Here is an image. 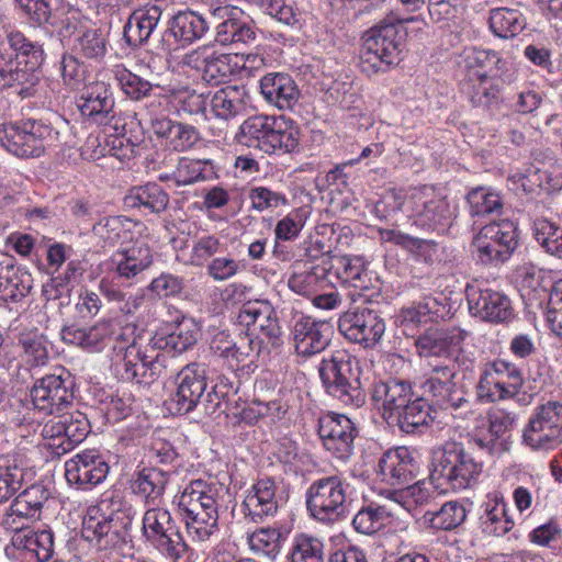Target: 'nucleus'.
I'll return each mask as SVG.
<instances>
[{"label":"nucleus","instance_id":"obj_37","mask_svg":"<svg viewBox=\"0 0 562 562\" xmlns=\"http://www.w3.org/2000/svg\"><path fill=\"white\" fill-rule=\"evenodd\" d=\"M211 22L204 14L191 10L179 11L169 18L166 34L182 45L191 44L204 36Z\"/></svg>","mask_w":562,"mask_h":562},{"label":"nucleus","instance_id":"obj_62","mask_svg":"<svg viewBox=\"0 0 562 562\" xmlns=\"http://www.w3.org/2000/svg\"><path fill=\"white\" fill-rule=\"evenodd\" d=\"M114 78L119 82L124 93L133 100H142L149 95L153 90V85L140 78L139 76L131 72L121 65L113 68Z\"/></svg>","mask_w":562,"mask_h":562},{"label":"nucleus","instance_id":"obj_38","mask_svg":"<svg viewBox=\"0 0 562 562\" xmlns=\"http://www.w3.org/2000/svg\"><path fill=\"white\" fill-rule=\"evenodd\" d=\"M432 422L431 406L423 397L415 396L387 422L407 435L423 434Z\"/></svg>","mask_w":562,"mask_h":562},{"label":"nucleus","instance_id":"obj_60","mask_svg":"<svg viewBox=\"0 0 562 562\" xmlns=\"http://www.w3.org/2000/svg\"><path fill=\"white\" fill-rule=\"evenodd\" d=\"M390 517L391 514L384 506L369 505L355 515L352 526L360 533L373 535L384 527Z\"/></svg>","mask_w":562,"mask_h":562},{"label":"nucleus","instance_id":"obj_3","mask_svg":"<svg viewBox=\"0 0 562 562\" xmlns=\"http://www.w3.org/2000/svg\"><path fill=\"white\" fill-rule=\"evenodd\" d=\"M64 45L86 59L101 61L108 54L109 40L101 27L87 19L79 9L68 4L48 25Z\"/></svg>","mask_w":562,"mask_h":562},{"label":"nucleus","instance_id":"obj_12","mask_svg":"<svg viewBox=\"0 0 562 562\" xmlns=\"http://www.w3.org/2000/svg\"><path fill=\"white\" fill-rule=\"evenodd\" d=\"M522 442L535 451H550L562 443V404L549 401L535 408L522 430Z\"/></svg>","mask_w":562,"mask_h":562},{"label":"nucleus","instance_id":"obj_21","mask_svg":"<svg viewBox=\"0 0 562 562\" xmlns=\"http://www.w3.org/2000/svg\"><path fill=\"white\" fill-rule=\"evenodd\" d=\"M317 430L328 452L340 460L349 459L353 450L356 428L346 415L328 413L321 416Z\"/></svg>","mask_w":562,"mask_h":562},{"label":"nucleus","instance_id":"obj_22","mask_svg":"<svg viewBox=\"0 0 562 562\" xmlns=\"http://www.w3.org/2000/svg\"><path fill=\"white\" fill-rule=\"evenodd\" d=\"M417 457L407 447H397L385 451L378 462L376 474L381 482L404 487L419 473Z\"/></svg>","mask_w":562,"mask_h":562},{"label":"nucleus","instance_id":"obj_29","mask_svg":"<svg viewBox=\"0 0 562 562\" xmlns=\"http://www.w3.org/2000/svg\"><path fill=\"white\" fill-rule=\"evenodd\" d=\"M276 490L273 479L257 480L240 505V512L245 519L258 524L265 518L273 516L279 507Z\"/></svg>","mask_w":562,"mask_h":562},{"label":"nucleus","instance_id":"obj_2","mask_svg":"<svg viewBox=\"0 0 562 562\" xmlns=\"http://www.w3.org/2000/svg\"><path fill=\"white\" fill-rule=\"evenodd\" d=\"M216 484L193 480L178 499V508L188 533L198 541H207L218 530V496Z\"/></svg>","mask_w":562,"mask_h":562},{"label":"nucleus","instance_id":"obj_28","mask_svg":"<svg viewBox=\"0 0 562 562\" xmlns=\"http://www.w3.org/2000/svg\"><path fill=\"white\" fill-rule=\"evenodd\" d=\"M415 397L413 386L408 381L390 378L373 384L371 398L382 411V417L389 422L402 407Z\"/></svg>","mask_w":562,"mask_h":562},{"label":"nucleus","instance_id":"obj_24","mask_svg":"<svg viewBox=\"0 0 562 562\" xmlns=\"http://www.w3.org/2000/svg\"><path fill=\"white\" fill-rule=\"evenodd\" d=\"M159 353L153 347L143 346L133 340L125 348L122 357V378L138 384H150L161 373V364L158 361Z\"/></svg>","mask_w":562,"mask_h":562},{"label":"nucleus","instance_id":"obj_19","mask_svg":"<svg viewBox=\"0 0 562 562\" xmlns=\"http://www.w3.org/2000/svg\"><path fill=\"white\" fill-rule=\"evenodd\" d=\"M236 56L218 54L203 46L187 53L182 57V65L195 70L201 79L209 85L225 82L238 70Z\"/></svg>","mask_w":562,"mask_h":562},{"label":"nucleus","instance_id":"obj_5","mask_svg":"<svg viewBox=\"0 0 562 562\" xmlns=\"http://www.w3.org/2000/svg\"><path fill=\"white\" fill-rule=\"evenodd\" d=\"M318 373L326 393L345 406L361 407L366 393L361 383L359 361L346 350H336L324 357Z\"/></svg>","mask_w":562,"mask_h":562},{"label":"nucleus","instance_id":"obj_52","mask_svg":"<svg viewBox=\"0 0 562 562\" xmlns=\"http://www.w3.org/2000/svg\"><path fill=\"white\" fill-rule=\"evenodd\" d=\"M26 469L18 459H0V504L8 502L23 486Z\"/></svg>","mask_w":562,"mask_h":562},{"label":"nucleus","instance_id":"obj_18","mask_svg":"<svg viewBox=\"0 0 562 562\" xmlns=\"http://www.w3.org/2000/svg\"><path fill=\"white\" fill-rule=\"evenodd\" d=\"M338 329L348 340L372 347L384 335L385 322L378 311L357 307L339 317Z\"/></svg>","mask_w":562,"mask_h":562},{"label":"nucleus","instance_id":"obj_47","mask_svg":"<svg viewBox=\"0 0 562 562\" xmlns=\"http://www.w3.org/2000/svg\"><path fill=\"white\" fill-rule=\"evenodd\" d=\"M7 41L15 52L16 64L24 65L25 71H35L42 66L45 55L41 44L30 41L20 31L8 33Z\"/></svg>","mask_w":562,"mask_h":562},{"label":"nucleus","instance_id":"obj_6","mask_svg":"<svg viewBox=\"0 0 562 562\" xmlns=\"http://www.w3.org/2000/svg\"><path fill=\"white\" fill-rule=\"evenodd\" d=\"M350 485L337 474L314 480L306 490L305 503L311 517L331 525L348 514Z\"/></svg>","mask_w":562,"mask_h":562},{"label":"nucleus","instance_id":"obj_23","mask_svg":"<svg viewBox=\"0 0 562 562\" xmlns=\"http://www.w3.org/2000/svg\"><path fill=\"white\" fill-rule=\"evenodd\" d=\"M465 294L470 313L482 321L499 324L514 316L510 300L499 291L468 285Z\"/></svg>","mask_w":562,"mask_h":562},{"label":"nucleus","instance_id":"obj_32","mask_svg":"<svg viewBox=\"0 0 562 562\" xmlns=\"http://www.w3.org/2000/svg\"><path fill=\"white\" fill-rule=\"evenodd\" d=\"M114 100L109 87L103 81L85 86L78 100L80 113L99 125H106L114 117Z\"/></svg>","mask_w":562,"mask_h":562},{"label":"nucleus","instance_id":"obj_53","mask_svg":"<svg viewBox=\"0 0 562 562\" xmlns=\"http://www.w3.org/2000/svg\"><path fill=\"white\" fill-rule=\"evenodd\" d=\"M476 396L481 402L494 403L510 398L508 390L502 384L493 362L485 363L475 385Z\"/></svg>","mask_w":562,"mask_h":562},{"label":"nucleus","instance_id":"obj_50","mask_svg":"<svg viewBox=\"0 0 562 562\" xmlns=\"http://www.w3.org/2000/svg\"><path fill=\"white\" fill-rule=\"evenodd\" d=\"M467 517L465 508L456 501L447 502L438 510H427L424 522L437 530H452L460 526Z\"/></svg>","mask_w":562,"mask_h":562},{"label":"nucleus","instance_id":"obj_14","mask_svg":"<svg viewBox=\"0 0 562 562\" xmlns=\"http://www.w3.org/2000/svg\"><path fill=\"white\" fill-rule=\"evenodd\" d=\"M458 360V357H450L442 362L430 363V371L422 385L432 401L442 408L458 409L469 403L463 387L454 382Z\"/></svg>","mask_w":562,"mask_h":562},{"label":"nucleus","instance_id":"obj_10","mask_svg":"<svg viewBox=\"0 0 562 562\" xmlns=\"http://www.w3.org/2000/svg\"><path fill=\"white\" fill-rule=\"evenodd\" d=\"M59 137V131L42 121L5 123L0 127V144L18 157H38Z\"/></svg>","mask_w":562,"mask_h":562},{"label":"nucleus","instance_id":"obj_61","mask_svg":"<svg viewBox=\"0 0 562 562\" xmlns=\"http://www.w3.org/2000/svg\"><path fill=\"white\" fill-rule=\"evenodd\" d=\"M268 346L263 342V337H255L248 331L240 335L234 341L233 351L231 353V360L228 363L229 369L234 370L239 367L240 363L247 361L251 362L252 358L258 356L263 348Z\"/></svg>","mask_w":562,"mask_h":562},{"label":"nucleus","instance_id":"obj_54","mask_svg":"<svg viewBox=\"0 0 562 562\" xmlns=\"http://www.w3.org/2000/svg\"><path fill=\"white\" fill-rule=\"evenodd\" d=\"M249 548L259 555L274 560L280 553L285 535L278 528H260L247 538Z\"/></svg>","mask_w":562,"mask_h":562},{"label":"nucleus","instance_id":"obj_43","mask_svg":"<svg viewBox=\"0 0 562 562\" xmlns=\"http://www.w3.org/2000/svg\"><path fill=\"white\" fill-rule=\"evenodd\" d=\"M32 289V278L10 262H0V297L20 302Z\"/></svg>","mask_w":562,"mask_h":562},{"label":"nucleus","instance_id":"obj_41","mask_svg":"<svg viewBox=\"0 0 562 562\" xmlns=\"http://www.w3.org/2000/svg\"><path fill=\"white\" fill-rule=\"evenodd\" d=\"M327 278L326 265H311L304 261H295L288 279L291 291L303 296L314 295L319 284Z\"/></svg>","mask_w":562,"mask_h":562},{"label":"nucleus","instance_id":"obj_48","mask_svg":"<svg viewBox=\"0 0 562 562\" xmlns=\"http://www.w3.org/2000/svg\"><path fill=\"white\" fill-rule=\"evenodd\" d=\"M490 27L502 38H512L526 27V19L519 9L495 8L490 11Z\"/></svg>","mask_w":562,"mask_h":562},{"label":"nucleus","instance_id":"obj_25","mask_svg":"<svg viewBox=\"0 0 562 562\" xmlns=\"http://www.w3.org/2000/svg\"><path fill=\"white\" fill-rule=\"evenodd\" d=\"M110 467L108 462L93 450H85L65 462V477L70 485L80 490H90L102 483Z\"/></svg>","mask_w":562,"mask_h":562},{"label":"nucleus","instance_id":"obj_20","mask_svg":"<svg viewBox=\"0 0 562 562\" xmlns=\"http://www.w3.org/2000/svg\"><path fill=\"white\" fill-rule=\"evenodd\" d=\"M238 321L252 336L263 337L267 346L278 348L283 344L276 311L268 301L257 300L245 303L239 311Z\"/></svg>","mask_w":562,"mask_h":562},{"label":"nucleus","instance_id":"obj_27","mask_svg":"<svg viewBox=\"0 0 562 562\" xmlns=\"http://www.w3.org/2000/svg\"><path fill=\"white\" fill-rule=\"evenodd\" d=\"M292 334L296 353L310 357L326 349L333 326L326 321L301 315L293 325Z\"/></svg>","mask_w":562,"mask_h":562},{"label":"nucleus","instance_id":"obj_33","mask_svg":"<svg viewBox=\"0 0 562 562\" xmlns=\"http://www.w3.org/2000/svg\"><path fill=\"white\" fill-rule=\"evenodd\" d=\"M153 263L150 248L145 245H135L128 249L117 251L109 261V272L112 281L123 284L136 278Z\"/></svg>","mask_w":562,"mask_h":562},{"label":"nucleus","instance_id":"obj_8","mask_svg":"<svg viewBox=\"0 0 562 562\" xmlns=\"http://www.w3.org/2000/svg\"><path fill=\"white\" fill-rule=\"evenodd\" d=\"M143 533L172 562H195V551L184 541L169 510L147 509L143 516Z\"/></svg>","mask_w":562,"mask_h":562},{"label":"nucleus","instance_id":"obj_59","mask_svg":"<svg viewBox=\"0 0 562 562\" xmlns=\"http://www.w3.org/2000/svg\"><path fill=\"white\" fill-rule=\"evenodd\" d=\"M532 232L547 252L562 259V228L546 218H537L533 221Z\"/></svg>","mask_w":562,"mask_h":562},{"label":"nucleus","instance_id":"obj_36","mask_svg":"<svg viewBox=\"0 0 562 562\" xmlns=\"http://www.w3.org/2000/svg\"><path fill=\"white\" fill-rule=\"evenodd\" d=\"M327 278H336L337 283L346 288H355L358 290H366L369 288L370 279L367 269L361 258L336 256L333 257L328 265Z\"/></svg>","mask_w":562,"mask_h":562},{"label":"nucleus","instance_id":"obj_17","mask_svg":"<svg viewBox=\"0 0 562 562\" xmlns=\"http://www.w3.org/2000/svg\"><path fill=\"white\" fill-rule=\"evenodd\" d=\"M165 10L161 3L146 4L135 10L124 25L123 36L127 44L133 48L153 45L156 49L169 52L170 45L165 43L164 37L157 43L154 38L159 31Z\"/></svg>","mask_w":562,"mask_h":562},{"label":"nucleus","instance_id":"obj_39","mask_svg":"<svg viewBox=\"0 0 562 562\" xmlns=\"http://www.w3.org/2000/svg\"><path fill=\"white\" fill-rule=\"evenodd\" d=\"M170 473L158 468H143L135 472L131 481L132 492L146 504H156L165 494Z\"/></svg>","mask_w":562,"mask_h":562},{"label":"nucleus","instance_id":"obj_16","mask_svg":"<svg viewBox=\"0 0 562 562\" xmlns=\"http://www.w3.org/2000/svg\"><path fill=\"white\" fill-rule=\"evenodd\" d=\"M409 203L414 223L422 228L443 233L453 221L454 209L446 196L432 189L414 192Z\"/></svg>","mask_w":562,"mask_h":562},{"label":"nucleus","instance_id":"obj_57","mask_svg":"<svg viewBox=\"0 0 562 562\" xmlns=\"http://www.w3.org/2000/svg\"><path fill=\"white\" fill-rule=\"evenodd\" d=\"M65 434L59 443H53L57 449L65 453L78 443H80L90 431V424L85 414L80 412L65 414Z\"/></svg>","mask_w":562,"mask_h":562},{"label":"nucleus","instance_id":"obj_42","mask_svg":"<svg viewBox=\"0 0 562 562\" xmlns=\"http://www.w3.org/2000/svg\"><path fill=\"white\" fill-rule=\"evenodd\" d=\"M199 336L198 323L191 317H182L172 325L168 334L155 339V346L181 353L192 348L198 342Z\"/></svg>","mask_w":562,"mask_h":562},{"label":"nucleus","instance_id":"obj_26","mask_svg":"<svg viewBox=\"0 0 562 562\" xmlns=\"http://www.w3.org/2000/svg\"><path fill=\"white\" fill-rule=\"evenodd\" d=\"M49 498V492L40 484L31 485L15 496L3 514L1 525L11 530L26 527L30 520L40 517L43 505Z\"/></svg>","mask_w":562,"mask_h":562},{"label":"nucleus","instance_id":"obj_63","mask_svg":"<svg viewBox=\"0 0 562 562\" xmlns=\"http://www.w3.org/2000/svg\"><path fill=\"white\" fill-rule=\"evenodd\" d=\"M234 393V385L229 379L223 375L218 376L211 391L206 394L204 393L202 405L204 413L212 415L216 411L222 409V405L228 401L229 396Z\"/></svg>","mask_w":562,"mask_h":562},{"label":"nucleus","instance_id":"obj_35","mask_svg":"<svg viewBox=\"0 0 562 562\" xmlns=\"http://www.w3.org/2000/svg\"><path fill=\"white\" fill-rule=\"evenodd\" d=\"M12 531V549L35 558L37 562H47L53 557L54 535L52 530L34 531L23 527Z\"/></svg>","mask_w":562,"mask_h":562},{"label":"nucleus","instance_id":"obj_30","mask_svg":"<svg viewBox=\"0 0 562 562\" xmlns=\"http://www.w3.org/2000/svg\"><path fill=\"white\" fill-rule=\"evenodd\" d=\"M468 337V331L461 328L427 330L415 340L420 357L449 359L460 349Z\"/></svg>","mask_w":562,"mask_h":562},{"label":"nucleus","instance_id":"obj_31","mask_svg":"<svg viewBox=\"0 0 562 562\" xmlns=\"http://www.w3.org/2000/svg\"><path fill=\"white\" fill-rule=\"evenodd\" d=\"M487 420V431L475 434L471 442L488 456H499L507 450L503 437L513 428L516 415L501 408H494L488 412Z\"/></svg>","mask_w":562,"mask_h":562},{"label":"nucleus","instance_id":"obj_15","mask_svg":"<svg viewBox=\"0 0 562 562\" xmlns=\"http://www.w3.org/2000/svg\"><path fill=\"white\" fill-rule=\"evenodd\" d=\"M175 385L167 402L172 414H189L202 406L207 386L204 366L196 362L184 366L175 376Z\"/></svg>","mask_w":562,"mask_h":562},{"label":"nucleus","instance_id":"obj_7","mask_svg":"<svg viewBox=\"0 0 562 562\" xmlns=\"http://www.w3.org/2000/svg\"><path fill=\"white\" fill-rule=\"evenodd\" d=\"M483 470L477 460L462 443L447 441L434 453L431 479H442L453 490H465L475 484Z\"/></svg>","mask_w":562,"mask_h":562},{"label":"nucleus","instance_id":"obj_4","mask_svg":"<svg viewBox=\"0 0 562 562\" xmlns=\"http://www.w3.org/2000/svg\"><path fill=\"white\" fill-rule=\"evenodd\" d=\"M235 138L239 144L266 154L291 153L299 146L300 131L284 116L258 114L240 124Z\"/></svg>","mask_w":562,"mask_h":562},{"label":"nucleus","instance_id":"obj_46","mask_svg":"<svg viewBox=\"0 0 562 562\" xmlns=\"http://www.w3.org/2000/svg\"><path fill=\"white\" fill-rule=\"evenodd\" d=\"M246 90L239 86H226L217 90L210 100L212 113L222 120H231L245 110Z\"/></svg>","mask_w":562,"mask_h":562},{"label":"nucleus","instance_id":"obj_55","mask_svg":"<svg viewBox=\"0 0 562 562\" xmlns=\"http://www.w3.org/2000/svg\"><path fill=\"white\" fill-rule=\"evenodd\" d=\"M467 201L471 216L499 214L503 210V199L498 192L490 188L477 187L469 191Z\"/></svg>","mask_w":562,"mask_h":562},{"label":"nucleus","instance_id":"obj_58","mask_svg":"<svg viewBox=\"0 0 562 562\" xmlns=\"http://www.w3.org/2000/svg\"><path fill=\"white\" fill-rule=\"evenodd\" d=\"M324 543L321 539L306 535H296L290 550L291 562H324Z\"/></svg>","mask_w":562,"mask_h":562},{"label":"nucleus","instance_id":"obj_49","mask_svg":"<svg viewBox=\"0 0 562 562\" xmlns=\"http://www.w3.org/2000/svg\"><path fill=\"white\" fill-rule=\"evenodd\" d=\"M24 16L36 26H48L64 5L69 3H57L56 0H13Z\"/></svg>","mask_w":562,"mask_h":562},{"label":"nucleus","instance_id":"obj_1","mask_svg":"<svg viewBox=\"0 0 562 562\" xmlns=\"http://www.w3.org/2000/svg\"><path fill=\"white\" fill-rule=\"evenodd\" d=\"M101 517L83 520L82 538L100 551L123 549L132 540L136 509L122 495L105 496L99 503Z\"/></svg>","mask_w":562,"mask_h":562},{"label":"nucleus","instance_id":"obj_40","mask_svg":"<svg viewBox=\"0 0 562 562\" xmlns=\"http://www.w3.org/2000/svg\"><path fill=\"white\" fill-rule=\"evenodd\" d=\"M168 204V193L154 182L132 188L124 198L126 207L137 209L144 213L159 214L167 209Z\"/></svg>","mask_w":562,"mask_h":562},{"label":"nucleus","instance_id":"obj_51","mask_svg":"<svg viewBox=\"0 0 562 562\" xmlns=\"http://www.w3.org/2000/svg\"><path fill=\"white\" fill-rule=\"evenodd\" d=\"M22 360L30 368L43 367L48 361V348L45 336L38 330H25L19 336Z\"/></svg>","mask_w":562,"mask_h":562},{"label":"nucleus","instance_id":"obj_44","mask_svg":"<svg viewBox=\"0 0 562 562\" xmlns=\"http://www.w3.org/2000/svg\"><path fill=\"white\" fill-rule=\"evenodd\" d=\"M439 495L432 482L426 480L390 492V498L408 512L434 504Z\"/></svg>","mask_w":562,"mask_h":562},{"label":"nucleus","instance_id":"obj_34","mask_svg":"<svg viewBox=\"0 0 562 562\" xmlns=\"http://www.w3.org/2000/svg\"><path fill=\"white\" fill-rule=\"evenodd\" d=\"M260 91L265 100L280 110H292L300 98L293 78L283 72H270L260 79Z\"/></svg>","mask_w":562,"mask_h":562},{"label":"nucleus","instance_id":"obj_9","mask_svg":"<svg viewBox=\"0 0 562 562\" xmlns=\"http://www.w3.org/2000/svg\"><path fill=\"white\" fill-rule=\"evenodd\" d=\"M402 36L393 23L380 24L368 32L361 54L360 68L371 77L384 74L401 60Z\"/></svg>","mask_w":562,"mask_h":562},{"label":"nucleus","instance_id":"obj_64","mask_svg":"<svg viewBox=\"0 0 562 562\" xmlns=\"http://www.w3.org/2000/svg\"><path fill=\"white\" fill-rule=\"evenodd\" d=\"M204 166L200 160L182 158L177 169L172 172V179L177 186H189L205 180Z\"/></svg>","mask_w":562,"mask_h":562},{"label":"nucleus","instance_id":"obj_13","mask_svg":"<svg viewBox=\"0 0 562 562\" xmlns=\"http://www.w3.org/2000/svg\"><path fill=\"white\" fill-rule=\"evenodd\" d=\"M74 386L71 373L65 368H58L34 382L30 397L34 408L54 414L72 403Z\"/></svg>","mask_w":562,"mask_h":562},{"label":"nucleus","instance_id":"obj_56","mask_svg":"<svg viewBox=\"0 0 562 562\" xmlns=\"http://www.w3.org/2000/svg\"><path fill=\"white\" fill-rule=\"evenodd\" d=\"M464 61L470 69H476L473 75L479 79H487L490 76L497 75L501 69L502 59L496 52L471 48L464 53Z\"/></svg>","mask_w":562,"mask_h":562},{"label":"nucleus","instance_id":"obj_45","mask_svg":"<svg viewBox=\"0 0 562 562\" xmlns=\"http://www.w3.org/2000/svg\"><path fill=\"white\" fill-rule=\"evenodd\" d=\"M508 508L503 496H495L484 504V512L480 516L482 531L485 535L501 537L514 527V520L507 514Z\"/></svg>","mask_w":562,"mask_h":562},{"label":"nucleus","instance_id":"obj_11","mask_svg":"<svg viewBox=\"0 0 562 562\" xmlns=\"http://www.w3.org/2000/svg\"><path fill=\"white\" fill-rule=\"evenodd\" d=\"M472 246L479 262L497 267L507 261L518 246L516 224L509 220L491 222L474 235Z\"/></svg>","mask_w":562,"mask_h":562}]
</instances>
